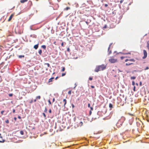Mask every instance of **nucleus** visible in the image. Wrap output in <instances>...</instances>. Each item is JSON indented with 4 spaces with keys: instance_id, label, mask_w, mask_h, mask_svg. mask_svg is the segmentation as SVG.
Returning <instances> with one entry per match:
<instances>
[{
    "instance_id": "f257e3e1",
    "label": "nucleus",
    "mask_w": 149,
    "mask_h": 149,
    "mask_svg": "<svg viewBox=\"0 0 149 149\" xmlns=\"http://www.w3.org/2000/svg\"><path fill=\"white\" fill-rule=\"evenodd\" d=\"M109 61L111 63H114L117 62V59L111 57L109 59Z\"/></svg>"
},
{
    "instance_id": "f03ea898",
    "label": "nucleus",
    "mask_w": 149,
    "mask_h": 149,
    "mask_svg": "<svg viewBox=\"0 0 149 149\" xmlns=\"http://www.w3.org/2000/svg\"><path fill=\"white\" fill-rule=\"evenodd\" d=\"M100 70H103L106 68V66L104 65H99Z\"/></svg>"
},
{
    "instance_id": "7ed1b4c3",
    "label": "nucleus",
    "mask_w": 149,
    "mask_h": 149,
    "mask_svg": "<svg viewBox=\"0 0 149 149\" xmlns=\"http://www.w3.org/2000/svg\"><path fill=\"white\" fill-rule=\"evenodd\" d=\"M144 56L142 58L143 59H145L146 58L147 56V54L146 51V50H143Z\"/></svg>"
},
{
    "instance_id": "20e7f679",
    "label": "nucleus",
    "mask_w": 149,
    "mask_h": 149,
    "mask_svg": "<svg viewBox=\"0 0 149 149\" xmlns=\"http://www.w3.org/2000/svg\"><path fill=\"white\" fill-rule=\"evenodd\" d=\"M125 120V118L123 116H122L121 118L119 120V121H120L122 123L124 122V121Z\"/></svg>"
},
{
    "instance_id": "39448f33",
    "label": "nucleus",
    "mask_w": 149,
    "mask_h": 149,
    "mask_svg": "<svg viewBox=\"0 0 149 149\" xmlns=\"http://www.w3.org/2000/svg\"><path fill=\"white\" fill-rule=\"evenodd\" d=\"M99 71H101L100 69V68L99 67V66H98L96 68L95 71L96 72H97Z\"/></svg>"
},
{
    "instance_id": "423d86ee",
    "label": "nucleus",
    "mask_w": 149,
    "mask_h": 149,
    "mask_svg": "<svg viewBox=\"0 0 149 149\" xmlns=\"http://www.w3.org/2000/svg\"><path fill=\"white\" fill-rule=\"evenodd\" d=\"M132 61L133 62H134L135 61V60H134V59H126L125 60V61L127 62V61Z\"/></svg>"
},
{
    "instance_id": "0eeeda50",
    "label": "nucleus",
    "mask_w": 149,
    "mask_h": 149,
    "mask_svg": "<svg viewBox=\"0 0 149 149\" xmlns=\"http://www.w3.org/2000/svg\"><path fill=\"white\" fill-rule=\"evenodd\" d=\"M83 122L81 121L80 122L77 124L78 127H81L83 125Z\"/></svg>"
},
{
    "instance_id": "6e6552de",
    "label": "nucleus",
    "mask_w": 149,
    "mask_h": 149,
    "mask_svg": "<svg viewBox=\"0 0 149 149\" xmlns=\"http://www.w3.org/2000/svg\"><path fill=\"white\" fill-rule=\"evenodd\" d=\"M14 16V14H11L8 20V22H9L10 21V20L11 19H12L13 16Z\"/></svg>"
},
{
    "instance_id": "1a4fd4ad",
    "label": "nucleus",
    "mask_w": 149,
    "mask_h": 149,
    "mask_svg": "<svg viewBox=\"0 0 149 149\" xmlns=\"http://www.w3.org/2000/svg\"><path fill=\"white\" fill-rule=\"evenodd\" d=\"M63 102L64 104V107H65V105L67 103V100L65 99H64L63 100Z\"/></svg>"
},
{
    "instance_id": "9d476101",
    "label": "nucleus",
    "mask_w": 149,
    "mask_h": 149,
    "mask_svg": "<svg viewBox=\"0 0 149 149\" xmlns=\"http://www.w3.org/2000/svg\"><path fill=\"white\" fill-rule=\"evenodd\" d=\"M38 44L37 45H35L34 46V48L35 49H38Z\"/></svg>"
},
{
    "instance_id": "9b49d317",
    "label": "nucleus",
    "mask_w": 149,
    "mask_h": 149,
    "mask_svg": "<svg viewBox=\"0 0 149 149\" xmlns=\"http://www.w3.org/2000/svg\"><path fill=\"white\" fill-rule=\"evenodd\" d=\"M54 79V77H52L51 78H50L49 80L48 81L49 82H51L52 81V79Z\"/></svg>"
},
{
    "instance_id": "f8f14e48",
    "label": "nucleus",
    "mask_w": 149,
    "mask_h": 149,
    "mask_svg": "<svg viewBox=\"0 0 149 149\" xmlns=\"http://www.w3.org/2000/svg\"><path fill=\"white\" fill-rule=\"evenodd\" d=\"M28 0H21L20 2L21 3H24L27 1Z\"/></svg>"
},
{
    "instance_id": "ddd939ff",
    "label": "nucleus",
    "mask_w": 149,
    "mask_h": 149,
    "mask_svg": "<svg viewBox=\"0 0 149 149\" xmlns=\"http://www.w3.org/2000/svg\"><path fill=\"white\" fill-rule=\"evenodd\" d=\"M133 64V63H126V65H127H127H130L131 64Z\"/></svg>"
},
{
    "instance_id": "4468645a",
    "label": "nucleus",
    "mask_w": 149,
    "mask_h": 149,
    "mask_svg": "<svg viewBox=\"0 0 149 149\" xmlns=\"http://www.w3.org/2000/svg\"><path fill=\"white\" fill-rule=\"evenodd\" d=\"M45 65H47V67H50V64L48 63H45Z\"/></svg>"
},
{
    "instance_id": "2eb2a0df",
    "label": "nucleus",
    "mask_w": 149,
    "mask_h": 149,
    "mask_svg": "<svg viewBox=\"0 0 149 149\" xmlns=\"http://www.w3.org/2000/svg\"><path fill=\"white\" fill-rule=\"evenodd\" d=\"M41 47L44 49H45L46 48V46L45 45H42L41 46Z\"/></svg>"
},
{
    "instance_id": "dca6fc26",
    "label": "nucleus",
    "mask_w": 149,
    "mask_h": 149,
    "mask_svg": "<svg viewBox=\"0 0 149 149\" xmlns=\"http://www.w3.org/2000/svg\"><path fill=\"white\" fill-rule=\"evenodd\" d=\"M38 53L40 55H41L42 53V51L41 49L40 50L38 51Z\"/></svg>"
},
{
    "instance_id": "f3484780",
    "label": "nucleus",
    "mask_w": 149,
    "mask_h": 149,
    "mask_svg": "<svg viewBox=\"0 0 149 149\" xmlns=\"http://www.w3.org/2000/svg\"><path fill=\"white\" fill-rule=\"evenodd\" d=\"M136 78V77H131V79H134Z\"/></svg>"
},
{
    "instance_id": "a211bd4d",
    "label": "nucleus",
    "mask_w": 149,
    "mask_h": 149,
    "mask_svg": "<svg viewBox=\"0 0 149 149\" xmlns=\"http://www.w3.org/2000/svg\"><path fill=\"white\" fill-rule=\"evenodd\" d=\"M109 107L110 108H112L113 107V106L111 103H110L109 104Z\"/></svg>"
},
{
    "instance_id": "6ab92c4d",
    "label": "nucleus",
    "mask_w": 149,
    "mask_h": 149,
    "mask_svg": "<svg viewBox=\"0 0 149 149\" xmlns=\"http://www.w3.org/2000/svg\"><path fill=\"white\" fill-rule=\"evenodd\" d=\"M65 68L64 67H62V69L61 70V71H62V72H63L65 71Z\"/></svg>"
},
{
    "instance_id": "aec40b11",
    "label": "nucleus",
    "mask_w": 149,
    "mask_h": 149,
    "mask_svg": "<svg viewBox=\"0 0 149 149\" xmlns=\"http://www.w3.org/2000/svg\"><path fill=\"white\" fill-rule=\"evenodd\" d=\"M20 134L21 135H23L24 134V132H23V131H20Z\"/></svg>"
},
{
    "instance_id": "412c9836",
    "label": "nucleus",
    "mask_w": 149,
    "mask_h": 149,
    "mask_svg": "<svg viewBox=\"0 0 149 149\" xmlns=\"http://www.w3.org/2000/svg\"><path fill=\"white\" fill-rule=\"evenodd\" d=\"M41 97L40 96H38L36 97V99H40Z\"/></svg>"
},
{
    "instance_id": "4be33fe9",
    "label": "nucleus",
    "mask_w": 149,
    "mask_h": 149,
    "mask_svg": "<svg viewBox=\"0 0 149 149\" xmlns=\"http://www.w3.org/2000/svg\"><path fill=\"white\" fill-rule=\"evenodd\" d=\"M70 9V7H67L65 9V10H68V9Z\"/></svg>"
},
{
    "instance_id": "5701e85b",
    "label": "nucleus",
    "mask_w": 149,
    "mask_h": 149,
    "mask_svg": "<svg viewBox=\"0 0 149 149\" xmlns=\"http://www.w3.org/2000/svg\"><path fill=\"white\" fill-rule=\"evenodd\" d=\"M24 57V55H19V58H21L22 57Z\"/></svg>"
},
{
    "instance_id": "b1692460",
    "label": "nucleus",
    "mask_w": 149,
    "mask_h": 149,
    "mask_svg": "<svg viewBox=\"0 0 149 149\" xmlns=\"http://www.w3.org/2000/svg\"><path fill=\"white\" fill-rule=\"evenodd\" d=\"M5 141L4 140H0V143H3Z\"/></svg>"
},
{
    "instance_id": "393cba45",
    "label": "nucleus",
    "mask_w": 149,
    "mask_h": 149,
    "mask_svg": "<svg viewBox=\"0 0 149 149\" xmlns=\"http://www.w3.org/2000/svg\"><path fill=\"white\" fill-rule=\"evenodd\" d=\"M47 109L46 107H45V109L44 112H45L47 113Z\"/></svg>"
},
{
    "instance_id": "a878e982",
    "label": "nucleus",
    "mask_w": 149,
    "mask_h": 149,
    "mask_svg": "<svg viewBox=\"0 0 149 149\" xmlns=\"http://www.w3.org/2000/svg\"><path fill=\"white\" fill-rule=\"evenodd\" d=\"M68 94L71 95V91H69L68 92Z\"/></svg>"
},
{
    "instance_id": "bb28decb",
    "label": "nucleus",
    "mask_w": 149,
    "mask_h": 149,
    "mask_svg": "<svg viewBox=\"0 0 149 149\" xmlns=\"http://www.w3.org/2000/svg\"><path fill=\"white\" fill-rule=\"evenodd\" d=\"M132 85L133 86H134L135 85V82L134 81H132Z\"/></svg>"
},
{
    "instance_id": "cd10ccee",
    "label": "nucleus",
    "mask_w": 149,
    "mask_h": 149,
    "mask_svg": "<svg viewBox=\"0 0 149 149\" xmlns=\"http://www.w3.org/2000/svg\"><path fill=\"white\" fill-rule=\"evenodd\" d=\"M111 44H110V45H109V47L108 48V51L109 50V49H110V47H111Z\"/></svg>"
},
{
    "instance_id": "c85d7f7f",
    "label": "nucleus",
    "mask_w": 149,
    "mask_h": 149,
    "mask_svg": "<svg viewBox=\"0 0 149 149\" xmlns=\"http://www.w3.org/2000/svg\"><path fill=\"white\" fill-rule=\"evenodd\" d=\"M4 112V111L3 110V111H2L1 112V114L2 115H3V112Z\"/></svg>"
},
{
    "instance_id": "c756f323",
    "label": "nucleus",
    "mask_w": 149,
    "mask_h": 149,
    "mask_svg": "<svg viewBox=\"0 0 149 149\" xmlns=\"http://www.w3.org/2000/svg\"><path fill=\"white\" fill-rule=\"evenodd\" d=\"M42 114L43 115L44 117H45V118L46 117V116L45 114L44 113H42Z\"/></svg>"
},
{
    "instance_id": "7c9ffc66",
    "label": "nucleus",
    "mask_w": 149,
    "mask_h": 149,
    "mask_svg": "<svg viewBox=\"0 0 149 149\" xmlns=\"http://www.w3.org/2000/svg\"><path fill=\"white\" fill-rule=\"evenodd\" d=\"M67 51L68 52H70V48H68L67 49Z\"/></svg>"
},
{
    "instance_id": "2f4dec72",
    "label": "nucleus",
    "mask_w": 149,
    "mask_h": 149,
    "mask_svg": "<svg viewBox=\"0 0 149 149\" xmlns=\"http://www.w3.org/2000/svg\"><path fill=\"white\" fill-rule=\"evenodd\" d=\"M66 74L65 73H63L62 74V76H65Z\"/></svg>"
},
{
    "instance_id": "473e14b6",
    "label": "nucleus",
    "mask_w": 149,
    "mask_h": 149,
    "mask_svg": "<svg viewBox=\"0 0 149 149\" xmlns=\"http://www.w3.org/2000/svg\"><path fill=\"white\" fill-rule=\"evenodd\" d=\"M48 102L49 104H51V102L49 100H48Z\"/></svg>"
},
{
    "instance_id": "72a5a7b5",
    "label": "nucleus",
    "mask_w": 149,
    "mask_h": 149,
    "mask_svg": "<svg viewBox=\"0 0 149 149\" xmlns=\"http://www.w3.org/2000/svg\"><path fill=\"white\" fill-rule=\"evenodd\" d=\"M13 94H12V93H10V94H8V95L10 97H11V96H13Z\"/></svg>"
},
{
    "instance_id": "f704fd0d",
    "label": "nucleus",
    "mask_w": 149,
    "mask_h": 149,
    "mask_svg": "<svg viewBox=\"0 0 149 149\" xmlns=\"http://www.w3.org/2000/svg\"><path fill=\"white\" fill-rule=\"evenodd\" d=\"M89 79L90 80H92L93 79V78L92 77H89Z\"/></svg>"
},
{
    "instance_id": "c9c22d12",
    "label": "nucleus",
    "mask_w": 149,
    "mask_h": 149,
    "mask_svg": "<svg viewBox=\"0 0 149 149\" xmlns=\"http://www.w3.org/2000/svg\"><path fill=\"white\" fill-rule=\"evenodd\" d=\"M107 25H105V26L103 27V28L104 29L106 28H107Z\"/></svg>"
},
{
    "instance_id": "e433bc0d",
    "label": "nucleus",
    "mask_w": 149,
    "mask_h": 149,
    "mask_svg": "<svg viewBox=\"0 0 149 149\" xmlns=\"http://www.w3.org/2000/svg\"><path fill=\"white\" fill-rule=\"evenodd\" d=\"M49 113H51V112H52V111H51V110L50 109L49 110Z\"/></svg>"
},
{
    "instance_id": "4c0bfd02",
    "label": "nucleus",
    "mask_w": 149,
    "mask_h": 149,
    "mask_svg": "<svg viewBox=\"0 0 149 149\" xmlns=\"http://www.w3.org/2000/svg\"><path fill=\"white\" fill-rule=\"evenodd\" d=\"M90 108V109H91V110H91V111L93 110V108L92 107H91Z\"/></svg>"
},
{
    "instance_id": "58836bf2",
    "label": "nucleus",
    "mask_w": 149,
    "mask_h": 149,
    "mask_svg": "<svg viewBox=\"0 0 149 149\" xmlns=\"http://www.w3.org/2000/svg\"><path fill=\"white\" fill-rule=\"evenodd\" d=\"M92 113V111H91V110H90V111H89V115H91Z\"/></svg>"
},
{
    "instance_id": "ea45409f",
    "label": "nucleus",
    "mask_w": 149,
    "mask_h": 149,
    "mask_svg": "<svg viewBox=\"0 0 149 149\" xmlns=\"http://www.w3.org/2000/svg\"><path fill=\"white\" fill-rule=\"evenodd\" d=\"M133 90L134 91H135V87L134 86V87Z\"/></svg>"
},
{
    "instance_id": "a19ab883",
    "label": "nucleus",
    "mask_w": 149,
    "mask_h": 149,
    "mask_svg": "<svg viewBox=\"0 0 149 149\" xmlns=\"http://www.w3.org/2000/svg\"><path fill=\"white\" fill-rule=\"evenodd\" d=\"M149 69L148 67H147L145 69V70H147Z\"/></svg>"
},
{
    "instance_id": "79ce46f5",
    "label": "nucleus",
    "mask_w": 149,
    "mask_h": 149,
    "mask_svg": "<svg viewBox=\"0 0 149 149\" xmlns=\"http://www.w3.org/2000/svg\"><path fill=\"white\" fill-rule=\"evenodd\" d=\"M61 45L63 47V42H62L61 43Z\"/></svg>"
},
{
    "instance_id": "37998d69",
    "label": "nucleus",
    "mask_w": 149,
    "mask_h": 149,
    "mask_svg": "<svg viewBox=\"0 0 149 149\" xmlns=\"http://www.w3.org/2000/svg\"><path fill=\"white\" fill-rule=\"evenodd\" d=\"M125 57L123 56H121L120 57V58L121 59H123V58H124Z\"/></svg>"
},
{
    "instance_id": "c03bdc74",
    "label": "nucleus",
    "mask_w": 149,
    "mask_h": 149,
    "mask_svg": "<svg viewBox=\"0 0 149 149\" xmlns=\"http://www.w3.org/2000/svg\"><path fill=\"white\" fill-rule=\"evenodd\" d=\"M90 104L89 103L88 104V107H90Z\"/></svg>"
},
{
    "instance_id": "a18cd8bd",
    "label": "nucleus",
    "mask_w": 149,
    "mask_h": 149,
    "mask_svg": "<svg viewBox=\"0 0 149 149\" xmlns=\"http://www.w3.org/2000/svg\"><path fill=\"white\" fill-rule=\"evenodd\" d=\"M140 86H141L142 85V82L141 81H140L139 84Z\"/></svg>"
},
{
    "instance_id": "49530a36",
    "label": "nucleus",
    "mask_w": 149,
    "mask_h": 149,
    "mask_svg": "<svg viewBox=\"0 0 149 149\" xmlns=\"http://www.w3.org/2000/svg\"><path fill=\"white\" fill-rule=\"evenodd\" d=\"M123 0H121L120 1V3H122L123 2Z\"/></svg>"
},
{
    "instance_id": "de8ad7c7",
    "label": "nucleus",
    "mask_w": 149,
    "mask_h": 149,
    "mask_svg": "<svg viewBox=\"0 0 149 149\" xmlns=\"http://www.w3.org/2000/svg\"><path fill=\"white\" fill-rule=\"evenodd\" d=\"M15 111V109H13V113H14Z\"/></svg>"
},
{
    "instance_id": "09e8293b",
    "label": "nucleus",
    "mask_w": 149,
    "mask_h": 149,
    "mask_svg": "<svg viewBox=\"0 0 149 149\" xmlns=\"http://www.w3.org/2000/svg\"><path fill=\"white\" fill-rule=\"evenodd\" d=\"M108 6V5L107 4H105V6L107 7Z\"/></svg>"
},
{
    "instance_id": "8fccbe9b",
    "label": "nucleus",
    "mask_w": 149,
    "mask_h": 149,
    "mask_svg": "<svg viewBox=\"0 0 149 149\" xmlns=\"http://www.w3.org/2000/svg\"><path fill=\"white\" fill-rule=\"evenodd\" d=\"M91 87L92 88H94V86H91Z\"/></svg>"
},
{
    "instance_id": "3c124183",
    "label": "nucleus",
    "mask_w": 149,
    "mask_h": 149,
    "mask_svg": "<svg viewBox=\"0 0 149 149\" xmlns=\"http://www.w3.org/2000/svg\"><path fill=\"white\" fill-rule=\"evenodd\" d=\"M55 101V98H53V100H52V102H54Z\"/></svg>"
},
{
    "instance_id": "603ef678",
    "label": "nucleus",
    "mask_w": 149,
    "mask_h": 149,
    "mask_svg": "<svg viewBox=\"0 0 149 149\" xmlns=\"http://www.w3.org/2000/svg\"><path fill=\"white\" fill-rule=\"evenodd\" d=\"M18 118H19V119H21V117L20 116H18Z\"/></svg>"
},
{
    "instance_id": "864d4df0",
    "label": "nucleus",
    "mask_w": 149,
    "mask_h": 149,
    "mask_svg": "<svg viewBox=\"0 0 149 149\" xmlns=\"http://www.w3.org/2000/svg\"><path fill=\"white\" fill-rule=\"evenodd\" d=\"M6 123H9L8 120H7V121H6Z\"/></svg>"
},
{
    "instance_id": "5fc2aeb1",
    "label": "nucleus",
    "mask_w": 149,
    "mask_h": 149,
    "mask_svg": "<svg viewBox=\"0 0 149 149\" xmlns=\"http://www.w3.org/2000/svg\"><path fill=\"white\" fill-rule=\"evenodd\" d=\"M111 53V51H110L109 52V54H110Z\"/></svg>"
},
{
    "instance_id": "6e6d98bb",
    "label": "nucleus",
    "mask_w": 149,
    "mask_h": 149,
    "mask_svg": "<svg viewBox=\"0 0 149 149\" xmlns=\"http://www.w3.org/2000/svg\"><path fill=\"white\" fill-rule=\"evenodd\" d=\"M36 99H35V100H34V102H36Z\"/></svg>"
},
{
    "instance_id": "4d7b16f0",
    "label": "nucleus",
    "mask_w": 149,
    "mask_h": 149,
    "mask_svg": "<svg viewBox=\"0 0 149 149\" xmlns=\"http://www.w3.org/2000/svg\"><path fill=\"white\" fill-rule=\"evenodd\" d=\"M58 78V77H57L55 78V80H56Z\"/></svg>"
},
{
    "instance_id": "13d9d810",
    "label": "nucleus",
    "mask_w": 149,
    "mask_h": 149,
    "mask_svg": "<svg viewBox=\"0 0 149 149\" xmlns=\"http://www.w3.org/2000/svg\"><path fill=\"white\" fill-rule=\"evenodd\" d=\"M14 119L15 120H16V117H15L14 118Z\"/></svg>"
},
{
    "instance_id": "bf43d9fd",
    "label": "nucleus",
    "mask_w": 149,
    "mask_h": 149,
    "mask_svg": "<svg viewBox=\"0 0 149 149\" xmlns=\"http://www.w3.org/2000/svg\"><path fill=\"white\" fill-rule=\"evenodd\" d=\"M119 72H122V71H120L119 70H118Z\"/></svg>"
},
{
    "instance_id": "052dcab7",
    "label": "nucleus",
    "mask_w": 149,
    "mask_h": 149,
    "mask_svg": "<svg viewBox=\"0 0 149 149\" xmlns=\"http://www.w3.org/2000/svg\"><path fill=\"white\" fill-rule=\"evenodd\" d=\"M72 108H74V106L73 104H72Z\"/></svg>"
},
{
    "instance_id": "680f3d73",
    "label": "nucleus",
    "mask_w": 149,
    "mask_h": 149,
    "mask_svg": "<svg viewBox=\"0 0 149 149\" xmlns=\"http://www.w3.org/2000/svg\"><path fill=\"white\" fill-rule=\"evenodd\" d=\"M32 102H33V100H31V102H30V103H32Z\"/></svg>"
},
{
    "instance_id": "e2e57ef3",
    "label": "nucleus",
    "mask_w": 149,
    "mask_h": 149,
    "mask_svg": "<svg viewBox=\"0 0 149 149\" xmlns=\"http://www.w3.org/2000/svg\"><path fill=\"white\" fill-rule=\"evenodd\" d=\"M56 43V42L55 41L54 42V44H55Z\"/></svg>"
},
{
    "instance_id": "0e129e2a",
    "label": "nucleus",
    "mask_w": 149,
    "mask_h": 149,
    "mask_svg": "<svg viewBox=\"0 0 149 149\" xmlns=\"http://www.w3.org/2000/svg\"><path fill=\"white\" fill-rule=\"evenodd\" d=\"M1 134H0V137L1 138H2V137H1Z\"/></svg>"
},
{
    "instance_id": "69168bd1",
    "label": "nucleus",
    "mask_w": 149,
    "mask_h": 149,
    "mask_svg": "<svg viewBox=\"0 0 149 149\" xmlns=\"http://www.w3.org/2000/svg\"><path fill=\"white\" fill-rule=\"evenodd\" d=\"M136 84L137 86H138V84L137 83Z\"/></svg>"
},
{
    "instance_id": "338daca9",
    "label": "nucleus",
    "mask_w": 149,
    "mask_h": 149,
    "mask_svg": "<svg viewBox=\"0 0 149 149\" xmlns=\"http://www.w3.org/2000/svg\"><path fill=\"white\" fill-rule=\"evenodd\" d=\"M58 2H59L61 0H57Z\"/></svg>"
},
{
    "instance_id": "774afa93",
    "label": "nucleus",
    "mask_w": 149,
    "mask_h": 149,
    "mask_svg": "<svg viewBox=\"0 0 149 149\" xmlns=\"http://www.w3.org/2000/svg\"><path fill=\"white\" fill-rule=\"evenodd\" d=\"M46 70H48L47 68V69H46Z\"/></svg>"
}]
</instances>
